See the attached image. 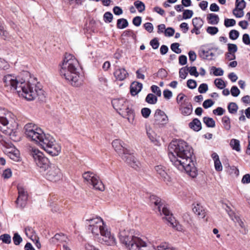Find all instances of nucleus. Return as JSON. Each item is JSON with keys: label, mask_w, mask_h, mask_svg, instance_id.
Listing matches in <instances>:
<instances>
[{"label": "nucleus", "mask_w": 250, "mask_h": 250, "mask_svg": "<svg viewBox=\"0 0 250 250\" xmlns=\"http://www.w3.org/2000/svg\"><path fill=\"white\" fill-rule=\"evenodd\" d=\"M168 156L172 164L180 171H185L192 178L197 174L195 166L193 149L183 141L171 143L168 147Z\"/></svg>", "instance_id": "nucleus-1"}, {"label": "nucleus", "mask_w": 250, "mask_h": 250, "mask_svg": "<svg viewBox=\"0 0 250 250\" xmlns=\"http://www.w3.org/2000/svg\"><path fill=\"white\" fill-rule=\"evenodd\" d=\"M24 133L30 141L39 145L51 156H57L61 152V147L53 136L45 134L42 130L32 123H28L24 127Z\"/></svg>", "instance_id": "nucleus-2"}, {"label": "nucleus", "mask_w": 250, "mask_h": 250, "mask_svg": "<svg viewBox=\"0 0 250 250\" xmlns=\"http://www.w3.org/2000/svg\"><path fill=\"white\" fill-rule=\"evenodd\" d=\"M4 86L7 90H16L20 95L28 101H32L36 97L41 101H44L45 95L44 91L38 87L35 84L29 82H19L15 76L7 75L3 77Z\"/></svg>", "instance_id": "nucleus-3"}, {"label": "nucleus", "mask_w": 250, "mask_h": 250, "mask_svg": "<svg viewBox=\"0 0 250 250\" xmlns=\"http://www.w3.org/2000/svg\"><path fill=\"white\" fill-rule=\"evenodd\" d=\"M60 70L61 75L76 87L83 84V77L78 71L79 62L72 54L65 53Z\"/></svg>", "instance_id": "nucleus-4"}, {"label": "nucleus", "mask_w": 250, "mask_h": 250, "mask_svg": "<svg viewBox=\"0 0 250 250\" xmlns=\"http://www.w3.org/2000/svg\"><path fill=\"white\" fill-rule=\"evenodd\" d=\"M133 230L129 229L120 230V241L124 244L129 250H146V243L142 239L133 235Z\"/></svg>", "instance_id": "nucleus-5"}, {"label": "nucleus", "mask_w": 250, "mask_h": 250, "mask_svg": "<svg viewBox=\"0 0 250 250\" xmlns=\"http://www.w3.org/2000/svg\"><path fill=\"white\" fill-rule=\"evenodd\" d=\"M112 146L122 159L129 166L136 170L140 168L141 164L133 154L128 150L125 144L121 140L116 139L112 142Z\"/></svg>", "instance_id": "nucleus-6"}, {"label": "nucleus", "mask_w": 250, "mask_h": 250, "mask_svg": "<svg viewBox=\"0 0 250 250\" xmlns=\"http://www.w3.org/2000/svg\"><path fill=\"white\" fill-rule=\"evenodd\" d=\"M128 102L124 98L115 99L112 101L113 107L124 118L128 119L129 122L133 121L134 118L133 110L129 107Z\"/></svg>", "instance_id": "nucleus-7"}, {"label": "nucleus", "mask_w": 250, "mask_h": 250, "mask_svg": "<svg viewBox=\"0 0 250 250\" xmlns=\"http://www.w3.org/2000/svg\"><path fill=\"white\" fill-rule=\"evenodd\" d=\"M100 223L102 225L99 226L100 235L95 234V240L99 243L106 245H112L115 243V239L111 236L110 231L108 230L107 227L103 220H101Z\"/></svg>", "instance_id": "nucleus-8"}, {"label": "nucleus", "mask_w": 250, "mask_h": 250, "mask_svg": "<svg viewBox=\"0 0 250 250\" xmlns=\"http://www.w3.org/2000/svg\"><path fill=\"white\" fill-rule=\"evenodd\" d=\"M29 152L30 155L33 157L36 165L42 171H45L48 168L49 161L41 151L36 148L31 147Z\"/></svg>", "instance_id": "nucleus-9"}, {"label": "nucleus", "mask_w": 250, "mask_h": 250, "mask_svg": "<svg viewBox=\"0 0 250 250\" xmlns=\"http://www.w3.org/2000/svg\"><path fill=\"white\" fill-rule=\"evenodd\" d=\"M62 176L60 168L56 166L52 165L49 167V170L46 174V178L52 182L59 181Z\"/></svg>", "instance_id": "nucleus-10"}, {"label": "nucleus", "mask_w": 250, "mask_h": 250, "mask_svg": "<svg viewBox=\"0 0 250 250\" xmlns=\"http://www.w3.org/2000/svg\"><path fill=\"white\" fill-rule=\"evenodd\" d=\"M18 197L16 201V203L19 208H23L26 204L27 200V193L24 188L21 186L18 185Z\"/></svg>", "instance_id": "nucleus-11"}, {"label": "nucleus", "mask_w": 250, "mask_h": 250, "mask_svg": "<svg viewBox=\"0 0 250 250\" xmlns=\"http://www.w3.org/2000/svg\"><path fill=\"white\" fill-rule=\"evenodd\" d=\"M168 121L167 115L164 111L157 109L154 115V124L158 125H166Z\"/></svg>", "instance_id": "nucleus-12"}, {"label": "nucleus", "mask_w": 250, "mask_h": 250, "mask_svg": "<svg viewBox=\"0 0 250 250\" xmlns=\"http://www.w3.org/2000/svg\"><path fill=\"white\" fill-rule=\"evenodd\" d=\"M113 74L116 79L120 81H124L128 76L127 71L119 66H116Z\"/></svg>", "instance_id": "nucleus-13"}, {"label": "nucleus", "mask_w": 250, "mask_h": 250, "mask_svg": "<svg viewBox=\"0 0 250 250\" xmlns=\"http://www.w3.org/2000/svg\"><path fill=\"white\" fill-rule=\"evenodd\" d=\"M193 212L197 215L199 219L204 218L207 214L206 212L203 207L199 203H194L192 204Z\"/></svg>", "instance_id": "nucleus-14"}, {"label": "nucleus", "mask_w": 250, "mask_h": 250, "mask_svg": "<svg viewBox=\"0 0 250 250\" xmlns=\"http://www.w3.org/2000/svg\"><path fill=\"white\" fill-rule=\"evenodd\" d=\"M180 111L184 116H188L191 114L192 112V106L190 103L186 102L185 100L180 104Z\"/></svg>", "instance_id": "nucleus-15"}, {"label": "nucleus", "mask_w": 250, "mask_h": 250, "mask_svg": "<svg viewBox=\"0 0 250 250\" xmlns=\"http://www.w3.org/2000/svg\"><path fill=\"white\" fill-rule=\"evenodd\" d=\"M157 174L165 182L170 181V177L166 171V168L162 165H158L154 167Z\"/></svg>", "instance_id": "nucleus-16"}, {"label": "nucleus", "mask_w": 250, "mask_h": 250, "mask_svg": "<svg viewBox=\"0 0 250 250\" xmlns=\"http://www.w3.org/2000/svg\"><path fill=\"white\" fill-rule=\"evenodd\" d=\"M143 85L141 83L134 82L130 86V93L132 96L136 95L142 89Z\"/></svg>", "instance_id": "nucleus-17"}, {"label": "nucleus", "mask_w": 250, "mask_h": 250, "mask_svg": "<svg viewBox=\"0 0 250 250\" xmlns=\"http://www.w3.org/2000/svg\"><path fill=\"white\" fill-rule=\"evenodd\" d=\"M97 86L100 89L104 90L108 86V81L104 75H100L98 76L97 82Z\"/></svg>", "instance_id": "nucleus-18"}, {"label": "nucleus", "mask_w": 250, "mask_h": 250, "mask_svg": "<svg viewBox=\"0 0 250 250\" xmlns=\"http://www.w3.org/2000/svg\"><path fill=\"white\" fill-rule=\"evenodd\" d=\"M83 177L84 182L87 184L94 187V173L92 172L87 171L83 174Z\"/></svg>", "instance_id": "nucleus-19"}, {"label": "nucleus", "mask_w": 250, "mask_h": 250, "mask_svg": "<svg viewBox=\"0 0 250 250\" xmlns=\"http://www.w3.org/2000/svg\"><path fill=\"white\" fill-rule=\"evenodd\" d=\"M167 225L175 229L178 231L183 230V226L180 224L177 220H166Z\"/></svg>", "instance_id": "nucleus-20"}, {"label": "nucleus", "mask_w": 250, "mask_h": 250, "mask_svg": "<svg viewBox=\"0 0 250 250\" xmlns=\"http://www.w3.org/2000/svg\"><path fill=\"white\" fill-rule=\"evenodd\" d=\"M189 127L195 131H198L202 128L201 123L199 119L195 118L189 124Z\"/></svg>", "instance_id": "nucleus-21"}, {"label": "nucleus", "mask_w": 250, "mask_h": 250, "mask_svg": "<svg viewBox=\"0 0 250 250\" xmlns=\"http://www.w3.org/2000/svg\"><path fill=\"white\" fill-rule=\"evenodd\" d=\"M200 56L204 59L208 60H211L215 55L213 53L210 52V50L206 51L205 50H201L199 52Z\"/></svg>", "instance_id": "nucleus-22"}, {"label": "nucleus", "mask_w": 250, "mask_h": 250, "mask_svg": "<svg viewBox=\"0 0 250 250\" xmlns=\"http://www.w3.org/2000/svg\"><path fill=\"white\" fill-rule=\"evenodd\" d=\"M203 21L200 18H195L192 20V24L194 28L191 30V33H194V30L198 31V30L202 26Z\"/></svg>", "instance_id": "nucleus-23"}, {"label": "nucleus", "mask_w": 250, "mask_h": 250, "mask_svg": "<svg viewBox=\"0 0 250 250\" xmlns=\"http://www.w3.org/2000/svg\"><path fill=\"white\" fill-rule=\"evenodd\" d=\"M207 19L208 20V23L212 25L217 24L219 21L218 16L214 14L208 15Z\"/></svg>", "instance_id": "nucleus-24"}, {"label": "nucleus", "mask_w": 250, "mask_h": 250, "mask_svg": "<svg viewBox=\"0 0 250 250\" xmlns=\"http://www.w3.org/2000/svg\"><path fill=\"white\" fill-rule=\"evenodd\" d=\"M5 131H6L5 133L7 134L9 136L10 138L13 141L17 142L20 140V137L18 135V132L17 131H13L11 130Z\"/></svg>", "instance_id": "nucleus-25"}, {"label": "nucleus", "mask_w": 250, "mask_h": 250, "mask_svg": "<svg viewBox=\"0 0 250 250\" xmlns=\"http://www.w3.org/2000/svg\"><path fill=\"white\" fill-rule=\"evenodd\" d=\"M229 145L233 150L238 152L241 150L240 142L238 140L232 139L230 141Z\"/></svg>", "instance_id": "nucleus-26"}, {"label": "nucleus", "mask_w": 250, "mask_h": 250, "mask_svg": "<svg viewBox=\"0 0 250 250\" xmlns=\"http://www.w3.org/2000/svg\"><path fill=\"white\" fill-rule=\"evenodd\" d=\"M9 155L8 156L12 160L15 162H18L20 160V152L19 151L16 149V150H14L12 152H8Z\"/></svg>", "instance_id": "nucleus-27"}, {"label": "nucleus", "mask_w": 250, "mask_h": 250, "mask_svg": "<svg viewBox=\"0 0 250 250\" xmlns=\"http://www.w3.org/2000/svg\"><path fill=\"white\" fill-rule=\"evenodd\" d=\"M66 239V237L63 234H56L51 239V241L53 243H56L57 242L65 241Z\"/></svg>", "instance_id": "nucleus-28"}, {"label": "nucleus", "mask_w": 250, "mask_h": 250, "mask_svg": "<svg viewBox=\"0 0 250 250\" xmlns=\"http://www.w3.org/2000/svg\"><path fill=\"white\" fill-rule=\"evenodd\" d=\"M128 22L125 19H120L117 20V27L119 29H124L128 26Z\"/></svg>", "instance_id": "nucleus-29"}, {"label": "nucleus", "mask_w": 250, "mask_h": 250, "mask_svg": "<svg viewBox=\"0 0 250 250\" xmlns=\"http://www.w3.org/2000/svg\"><path fill=\"white\" fill-rule=\"evenodd\" d=\"M235 223L236 225H238L242 229L240 230V231L242 234H246L247 233L248 229L246 227L245 221H243L242 220H236Z\"/></svg>", "instance_id": "nucleus-30"}, {"label": "nucleus", "mask_w": 250, "mask_h": 250, "mask_svg": "<svg viewBox=\"0 0 250 250\" xmlns=\"http://www.w3.org/2000/svg\"><path fill=\"white\" fill-rule=\"evenodd\" d=\"M146 101L149 104H153L157 103V98L153 94L149 93L146 96Z\"/></svg>", "instance_id": "nucleus-31"}, {"label": "nucleus", "mask_w": 250, "mask_h": 250, "mask_svg": "<svg viewBox=\"0 0 250 250\" xmlns=\"http://www.w3.org/2000/svg\"><path fill=\"white\" fill-rule=\"evenodd\" d=\"M95 189L103 191L105 189V187L103 182L95 177Z\"/></svg>", "instance_id": "nucleus-32"}, {"label": "nucleus", "mask_w": 250, "mask_h": 250, "mask_svg": "<svg viewBox=\"0 0 250 250\" xmlns=\"http://www.w3.org/2000/svg\"><path fill=\"white\" fill-rule=\"evenodd\" d=\"M203 122L208 127H214L215 125V121L211 118L205 117L203 118Z\"/></svg>", "instance_id": "nucleus-33"}, {"label": "nucleus", "mask_w": 250, "mask_h": 250, "mask_svg": "<svg viewBox=\"0 0 250 250\" xmlns=\"http://www.w3.org/2000/svg\"><path fill=\"white\" fill-rule=\"evenodd\" d=\"M238 107L237 104L235 103H230L228 106V109L229 112L231 114H235L238 110Z\"/></svg>", "instance_id": "nucleus-34"}, {"label": "nucleus", "mask_w": 250, "mask_h": 250, "mask_svg": "<svg viewBox=\"0 0 250 250\" xmlns=\"http://www.w3.org/2000/svg\"><path fill=\"white\" fill-rule=\"evenodd\" d=\"M222 123L224 128L226 130H229L231 127L229 118L226 116H224L222 118Z\"/></svg>", "instance_id": "nucleus-35"}, {"label": "nucleus", "mask_w": 250, "mask_h": 250, "mask_svg": "<svg viewBox=\"0 0 250 250\" xmlns=\"http://www.w3.org/2000/svg\"><path fill=\"white\" fill-rule=\"evenodd\" d=\"M215 85L220 89L224 88L226 85L225 82L221 78H217L214 80Z\"/></svg>", "instance_id": "nucleus-36"}, {"label": "nucleus", "mask_w": 250, "mask_h": 250, "mask_svg": "<svg viewBox=\"0 0 250 250\" xmlns=\"http://www.w3.org/2000/svg\"><path fill=\"white\" fill-rule=\"evenodd\" d=\"M147 135L152 142L155 143L157 141L156 135L151 129L147 130Z\"/></svg>", "instance_id": "nucleus-37"}, {"label": "nucleus", "mask_w": 250, "mask_h": 250, "mask_svg": "<svg viewBox=\"0 0 250 250\" xmlns=\"http://www.w3.org/2000/svg\"><path fill=\"white\" fill-rule=\"evenodd\" d=\"M158 250H175L174 248L170 247L169 244L166 242L162 243L157 247Z\"/></svg>", "instance_id": "nucleus-38"}, {"label": "nucleus", "mask_w": 250, "mask_h": 250, "mask_svg": "<svg viewBox=\"0 0 250 250\" xmlns=\"http://www.w3.org/2000/svg\"><path fill=\"white\" fill-rule=\"evenodd\" d=\"M134 4L140 12H142L145 9V5L144 3L141 1L137 0L134 2Z\"/></svg>", "instance_id": "nucleus-39"}, {"label": "nucleus", "mask_w": 250, "mask_h": 250, "mask_svg": "<svg viewBox=\"0 0 250 250\" xmlns=\"http://www.w3.org/2000/svg\"><path fill=\"white\" fill-rule=\"evenodd\" d=\"M164 205V201H163L161 199H157V202H154L153 203V206L154 208H156L159 212L160 213H161V208Z\"/></svg>", "instance_id": "nucleus-40"}, {"label": "nucleus", "mask_w": 250, "mask_h": 250, "mask_svg": "<svg viewBox=\"0 0 250 250\" xmlns=\"http://www.w3.org/2000/svg\"><path fill=\"white\" fill-rule=\"evenodd\" d=\"M235 6L236 8L240 10H243L246 6V2L244 0H236Z\"/></svg>", "instance_id": "nucleus-41"}, {"label": "nucleus", "mask_w": 250, "mask_h": 250, "mask_svg": "<svg viewBox=\"0 0 250 250\" xmlns=\"http://www.w3.org/2000/svg\"><path fill=\"white\" fill-rule=\"evenodd\" d=\"M113 15L109 12H105L104 15V20L105 22L110 23L112 21Z\"/></svg>", "instance_id": "nucleus-42"}, {"label": "nucleus", "mask_w": 250, "mask_h": 250, "mask_svg": "<svg viewBox=\"0 0 250 250\" xmlns=\"http://www.w3.org/2000/svg\"><path fill=\"white\" fill-rule=\"evenodd\" d=\"M6 148L5 150V153L8 155H9V152H12L14 150H16L17 148H15V147L11 144H9L5 143V144L4 145Z\"/></svg>", "instance_id": "nucleus-43"}, {"label": "nucleus", "mask_w": 250, "mask_h": 250, "mask_svg": "<svg viewBox=\"0 0 250 250\" xmlns=\"http://www.w3.org/2000/svg\"><path fill=\"white\" fill-rule=\"evenodd\" d=\"M0 240L3 243L6 244H9L11 243V236L7 234H4L0 236Z\"/></svg>", "instance_id": "nucleus-44"}, {"label": "nucleus", "mask_w": 250, "mask_h": 250, "mask_svg": "<svg viewBox=\"0 0 250 250\" xmlns=\"http://www.w3.org/2000/svg\"><path fill=\"white\" fill-rule=\"evenodd\" d=\"M180 44L179 43H173L170 46L171 49L177 54L181 53V49L179 48Z\"/></svg>", "instance_id": "nucleus-45"}, {"label": "nucleus", "mask_w": 250, "mask_h": 250, "mask_svg": "<svg viewBox=\"0 0 250 250\" xmlns=\"http://www.w3.org/2000/svg\"><path fill=\"white\" fill-rule=\"evenodd\" d=\"M186 68L188 69V72L189 73V74L191 75L194 76L195 77H197L199 76V73L197 71V69L195 66H192V67H188L186 66Z\"/></svg>", "instance_id": "nucleus-46"}, {"label": "nucleus", "mask_w": 250, "mask_h": 250, "mask_svg": "<svg viewBox=\"0 0 250 250\" xmlns=\"http://www.w3.org/2000/svg\"><path fill=\"white\" fill-rule=\"evenodd\" d=\"M239 33L236 30H231L229 33V37L232 40H235L238 38Z\"/></svg>", "instance_id": "nucleus-47"}, {"label": "nucleus", "mask_w": 250, "mask_h": 250, "mask_svg": "<svg viewBox=\"0 0 250 250\" xmlns=\"http://www.w3.org/2000/svg\"><path fill=\"white\" fill-rule=\"evenodd\" d=\"M193 14V12L191 10H185L184 11L183 14V18L184 19H188L191 18Z\"/></svg>", "instance_id": "nucleus-48"}, {"label": "nucleus", "mask_w": 250, "mask_h": 250, "mask_svg": "<svg viewBox=\"0 0 250 250\" xmlns=\"http://www.w3.org/2000/svg\"><path fill=\"white\" fill-rule=\"evenodd\" d=\"M188 74V69L186 67L182 68L179 70V76L181 78L185 79Z\"/></svg>", "instance_id": "nucleus-49"}, {"label": "nucleus", "mask_w": 250, "mask_h": 250, "mask_svg": "<svg viewBox=\"0 0 250 250\" xmlns=\"http://www.w3.org/2000/svg\"><path fill=\"white\" fill-rule=\"evenodd\" d=\"M236 24V21L234 19H225L224 25L226 27L233 26Z\"/></svg>", "instance_id": "nucleus-50"}, {"label": "nucleus", "mask_w": 250, "mask_h": 250, "mask_svg": "<svg viewBox=\"0 0 250 250\" xmlns=\"http://www.w3.org/2000/svg\"><path fill=\"white\" fill-rule=\"evenodd\" d=\"M13 240L14 243L16 245H19L22 240V238L17 233L14 234Z\"/></svg>", "instance_id": "nucleus-51"}, {"label": "nucleus", "mask_w": 250, "mask_h": 250, "mask_svg": "<svg viewBox=\"0 0 250 250\" xmlns=\"http://www.w3.org/2000/svg\"><path fill=\"white\" fill-rule=\"evenodd\" d=\"M207 32L211 35H214L218 32V29L215 26H209L207 29Z\"/></svg>", "instance_id": "nucleus-52"}, {"label": "nucleus", "mask_w": 250, "mask_h": 250, "mask_svg": "<svg viewBox=\"0 0 250 250\" xmlns=\"http://www.w3.org/2000/svg\"><path fill=\"white\" fill-rule=\"evenodd\" d=\"M228 51L229 52L235 54V53L237 51V45L235 44L229 43Z\"/></svg>", "instance_id": "nucleus-53"}, {"label": "nucleus", "mask_w": 250, "mask_h": 250, "mask_svg": "<svg viewBox=\"0 0 250 250\" xmlns=\"http://www.w3.org/2000/svg\"><path fill=\"white\" fill-rule=\"evenodd\" d=\"M211 69L214 70L213 73L216 76H222L224 74V71L220 68H216L213 66Z\"/></svg>", "instance_id": "nucleus-54"}, {"label": "nucleus", "mask_w": 250, "mask_h": 250, "mask_svg": "<svg viewBox=\"0 0 250 250\" xmlns=\"http://www.w3.org/2000/svg\"><path fill=\"white\" fill-rule=\"evenodd\" d=\"M151 110L148 108L145 107L141 110L142 115L145 118H147L149 116Z\"/></svg>", "instance_id": "nucleus-55"}, {"label": "nucleus", "mask_w": 250, "mask_h": 250, "mask_svg": "<svg viewBox=\"0 0 250 250\" xmlns=\"http://www.w3.org/2000/svg\"><path fill=\"white\" fill-rule=\"evenodd\" d=\"M0 36L2 37L4 40H5L8 37V32L4 30V27L0 22Z\"/></svg>", "instance_id": "nucleus-56"}, {"label": "nucleus", "mask_w": 250, "mask_h": 250, "mask_svg": "<svg viewBox=\"0 0 250 250\" xmlns=\"http://www.w3.org/2000/svg\"><path fill=\"white\" fill-rule=\"evenodd\" d=\"M151 89L154 93L156 94L157 96L159 97L161 96V91L158 86L153 85L151 87Z\"/></svg>", "instance_id": "nucleus-57"}, {"label": "nucleus", "mask_w": 250, "mask_h": 250, "mask_svg": "<svg viewBox=\"0 0 250 250\" xmlns=\"http://www.w3.org/2000/svg\"><path fill=\"white\" fill-rule=\"evenodd\" d=\"M187 86L188 87L191 89H194L197 86V83L195 80H188L187 81Z\"/></svg>", "instance_id": "nucleus-58"}, {"label": "nucleus", "mask_w": 250, "mask_h": 250, "mask_svg": "<svg viewBox=\"0 0 250 250\" xmlns=\"http://www.w3.org/2000/svg\"><path fill=\"white\" fill-rule=\"evenodd\" d=\"M208 90V86L206 83H202L198 87V91L200 93H205Z\"/></svg>", "instance_id": "nucleus-59"}, {"label": "nucleus", "mask_w": 250, "mask_h": 250, "mask_svg": "<svg viewBox=\"0 0 250 250\" xmlns=\"http://www.w3.org/2000/svg\"><path fill=\"white\" fill-rule=\"evenodd\" d=\"M214 104V102L211 99H208L205 100L203 104V106L205 108H208L211 107Z\"/></svg>", "instance_id": "nucleus-60"}, {"label": "nucleus", "mask_w": 250, "mask_h": 250, "mask_svg": "<svg viewBox=\"0 0 250 250\" xmlns=\"http://www.w3.org/2000/svg\"><path fill=\"white\" fill-rule=\"evenodd\" d=\"M233 14L237 18H241L244 16L243 11L236 8L233 10Z\"/></svg>", "instance_id": "nucleus-61"}, {"label": "nucleus", "mask_w": 250, "mask_h": 250, "mask_svg": "<svg viewBox=\"0 0 250 250\" xmlns=\"http://www.w3.org/2000/svg\"><path fill=\"white\" fill-rule=\"evenodd\" d=\"M157 76L161 79H164L167 76V72L165 69L161 68L158 71Z\"/></svg>", "instance_id": "nucleus-62"}, {"label": "nucleus", "mask_w": 250, "mask_h": 250, "mask_svg": "<svg viewBox=\"0 0 250 250\" xmlns=\"http://www.w3.org/2000/svg\"><path fill=\"white\" fill-rule=\"evenodd\" d=\"M231 94L232 96L234 97H237L240 94V90L238 87L236 86H233L230 90Z\"/></svg>", "instance_id": "nucleus-63"}, {"label": "nucleus", "mask_w": 250, "mask_h": 250, "mask_svg": "<svg viewBox=\"0 0 250 250\" xmlns=\"http://www.w3.org/2000/svg\"><path fill=\"white\" fill-rule=\"evenodd\" d=\"M150 44L154 49H157L159 46V42L157 38L152 40L150 42Z\"/></svg>", "instance_id": "nucleus-64"}]
</instances>
